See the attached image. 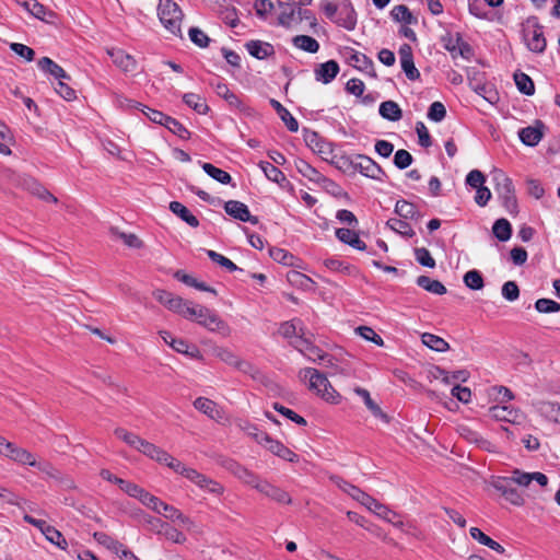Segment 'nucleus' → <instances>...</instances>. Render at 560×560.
Here are the masks:
<instances>
[{
    "label": "nucleus",
    "instance_id": "nucleus-13",
    "mask_svg": "<svg viewBox=\"0 0 560 560\" xmlns=\"http://www.w3.org/2000/svg\"><path fill=\"white\" fill-rule=\"evenodd\" d=\"M260 435L261 445L266 447L269 452H271L273 455L290 463H296L299 460V456L280 441L273 440L268 434Z\"/></svg>",
    "mask_w": 560,
    "mask_h": 560
},
{
    "label": "nucleus",
    "instance_id": "nucleus-52",
    "mask_svg": "<svg viewBox=\"0 0 560 560\" xmlns=\"http://www.w3.org/2000/svg\"><path fill=\"white\" fill-rule=\"evenodd\" d=\"M207 255L208 257L214 262V264H218L219 266L225 268L226 270H229L230 272H233V271H236V270H241L243 271L241 268H238L232 260H230L229 258H226L225 256L212 250V249H208L207 250Z\"/></svg>",
    "mask_w": 560,
    "mask_h": 560
},
{
    "label": "nucleus",
    "instance_id": "nucleus-57",
    "mask_svg": "<svg viewBox=\"0 0 560 560\" xmlns=\"http://www.w3.org/2000/svg\"><path fill=\"white\" fill-rule=\"evenodd\" d=\"M32 467H36L43 474L52 478L57 481H62V474L49 462H37L36 465H31Z\"/></svg>",
    "mask_w": 560,
    "mask_h": 560
},
{
    "label": "nucleus",
    "instance_id": "nucleus-62",
    "mask_svg": "<svg viewBox=\"0 0 560 560\" xmlns=\"http://www.w3.org/2000/svg\"><path fill=\"white\" fill-rule=\"evenodd\" d=\"M415 256H416L417 261L421 266L428 267V268L435 267V260L433 259V257L431 256L430 252L427 248H424V247L416 248Z\"/></svg>",
    "mask_w": 560,
    "mask_h": 560
},
{
    "label": "nucleus",
    "instance_id": "nucleus-39",
    "mask_svg": "<svg viewBox=\"0 0 560 560\" xmlns=\"http://www.w3.org/2000/svg\"><path fill=\"white\" fill-rule=\"evenodd\" d=\"M192 305V302L186 301L178 295H174L166 307L170 311L177 313L187 319Z\"/></svg>",
    "mask_w": 560,
    "mask_h": 560
},
{
    "label": "nucleus",
    "instance_id": "nucleus-6",
    "mask_svg": "<svg viewBox=\"0 0 560 560\" xmlns=\"http://www.w3.org/2000/svg\"><path fill=\"white\" fill-rule=\"evenodd\" d=\"M523 38L527 48L533 52H544L547 42L544 35V28L538 23L537 18H529L523 25Z\"/></svg>",
    "mask_w": 560,
    "mask_h": 560
},
{
    "label": "nucleus",
    "instance_id": "nucleus-50",
    "mask_svg": "<svg viewBox=\"0 0 560 560\" xmlns=\"http://www.w3.org/2000/svg\"><path fill=\"white\" fill-rule=\"evenodd\" d=\"M45 537L54 545L58 546L60 549L66 550L68 547V542L63 535L56 529L55 527L50 526L49 524L45 526V530L43 532Z\"/></svg>",
    "mask_w": 560,
    "mask_h": 560
},
{
    "label": "nucleus",
    "instance_id": "nucleus-10",
    "mask_svg": "<svg viewBox=\"0 0 560 560\" xmlns=\"http://www.w3.org/2000/svg\"><path fill=\"white\" fill-rule=\"evenodd\" d=\"M351 165L362 175L372 179L382 180V177L385 176V172L382 170V167L366 155H357L353 160H351Z\"/></svg>",
    "mask_w": 560,
    "mask_h": 560
},
{
    "label": "nucleus",
    "instance_id": "nucleus-47",
    "mask_svg": "<svg viewBox=\"0 0 560 560\" xmlns=\"http://www.w3.org/2000/svg\"><path fill=\"white\" fill-rule=\"evenodd\" d=\"M170 347H172L176 352L187 354L191 358H199L200 352L197 347L189 346L185 340L171 338Z\"/></svg>",
    "mask_w": 560,
    "mask_h": 560
},
{
    "label": "nucleus",
    "instance_id": "nucleus-21",
    "mask_svg": "<svg viewBox=\"0 0 560 560\" xmlns=\"http://www.w3.org/2000/svg\"><path fill=\"white\" fill-rule=\"evenodd\" d=\"M339 70L340 68L337 61L328 60L315 68V79L324 84H328L337 77Z\"/></svg>",
    "mask_w": 560,
    "mask_h": 560
},
{
    "label": "nucleus",
    "instance_id": "nucleus-19",
    "mask_svg": "<svg viewBox=\"0 0 560 560\" xmlns=\"http://www.w3.org/2000/svg\"><path fill=\"white\" fill-rule=\"evenodd\" d=\"M544 124L537 120L535 126H528L518 131L520 140L527 147H535L544 137Z\"/></svg>",
    "mask_w": 560,
    "mask_h": 560
},
{
    "label": "nucleus",
    "instance_id": "nucleus-12",
    "mask_svg": "<svg viewBox=\"0 0 560 560\" xmlns=\"http://www.w3.org/2000/svg\"><path fill=\"white\" fill-rule=\"evenodd\" d=\"M213 354L215 358L220 359L222 362L244 372V373H254L256 371L255 366L247 361L240 359L233 351L228 348L218 347L213 349Z\"/></svg>",
    "mask_w": 560,
    "mask_h": 560
},
{
    "label": "nucleus",
    "instance_id": "nucleus-55",
    "mask_svg": "<svg viewBox=\"0 0 560 560\" xmlns=\"http://www.w3.org/2000/svg\"><path fill=\"white\" fill-rule=\"evenodd\" d=\"M162 126L166 127L171 132L182 139H188L190 136L189 131L178 120L171 116L166 117Z\"/></svg>",
    "mask_w": 560,
    "mask_h": 560
},
{
    "label": "nucleus",
    "instance_id": "nucleus-37",
    "mask_svg": "<svg viewBox=\"0 0 560 560\" xmlns=\"http://www.w3.org/2000/svg\"><path fill=\"white\" fill-rule=\"evenodd\" d=\"M138 451L144 454L145 456L150 457L151 459L156 460L160 464H162V462L165 460V456L167 454L166 451L145 440H143V442L140 443V447L138 448Z\"/></svg>",
    "mask_w": 560,
    "mask_h": 560
},
{
    "label": "nucleus",
    "instance_id": "nucleus-54",
    "mask_svg": "<svg viewBox=\"0 0 560 560\" xmlns=\"http://www.w3.org/2000/svg\"><path fill=\"white\" fill-rule=\"evenodd\" d=\"M259 166L268 179L275 183H281L285 180L284 174L276 165L269 162H260Z\"/></svg>",
    "mask_w": 560,
    "mask_h": 560
},
{
    "label": "nucleus",
    "instance_id": "nucleus-27",
    "mask_svg": "<svg viewBox=\"0 0 560 560\" xmlns=\"http://www.w3.org/2000/svg\"><path fill=\"white\" fill-rule=\"evenodd\" d=\"M395 213L405 220L418 221L422 217L417 207L407 200H398L396 202Z\"/></svg>",
    "mask_w": 560,
    "mask_h": 560
},
{
    "label": "nucleus",
    "instance_id": "nucleus-63",
    "mask_svg": "<svg viewBox=\"0 0 560 560\" xmlns=\"http://www.w3.org/2000/svg\"><path fill=\"white\" fill-rule=\"evenodd\" d=\"M446 116L445 106L441 102H433L428 110V118L433 121H441Z\"/></svg>",
    "mask_w": 560,
    "mask_h": 560
},
{
    "label": "nucleus",
    "instance_id": "nucleus-7",
    "mask_svg": "<svg viewBox=\"0 0 560 560\" xmlns=\"http://www.w3.org/2000/svg\"><path fill=\"white\" fill-rule=\"evenodd\" d=\"M141 503L147 508L151 509L152 511H154L155 513L162 514L164 517L171 521H179L182 524L190 523L189 517L184 515L178 509L163 502L162 500L151 494L150 492H147Z\"/></svg>",
    "mask_w": 560,
    "mask_h": 560
},
{
    "label": "nucleus",
    "instance_id": "nucleus-8",
    "mask_svg": "<svg viewBox=\"0 0 560 560\" xmlns=\"http://www.w3.org/2000/svg\"><path fill=\"white\" fill-rule=\"evenodd\" d=\"M182 476L209 493L220 495L224 492V487L221 483L197 471L194 468L186 467Z\"/></svg>",
    "mask_w": 560,
    "mask_h": 560
},
{
    "label": "nucleus",
    "instance_id": "nucleus-64",
    "mask_svg": "<svg viewBox=\"0 0 560 560\" xmlns=\"http://www.w3.org/2000/svg\"><path fill=\"white\" fill-rule=\"evenodd\" d=\"M502 296L510 302L518 299L520 289L515 281H506L502 285Z\"/></svg>",
    "mask_w": 560,
    "mask_h": 560
},
{
    "label": "nucleus",
    "instance_id": "nucleus-16",
    "mask_svg": "<svg viewBox=\"0 0 560 560\" xmlns=\"http://www.w3.org/2000/svg\"><path fill=\"white\" fill-rule=\"evenodd\" d=\"M509 479L521 487H528L532 481H536L539 486L546 487L549 481L548 477L542 472H526L521 469H514Z\"/></svg>",
    "mask_w": 560,
    "mask_h": 560
},
{
    "label": "nucleus",
    "instance_id": "nucleus-9",
    "mask_svg": "<svg viewBox=\"0 0 560 560\" xmlns=\"http://www.w3.org/2000/svg\"><path fill=\"white\" fill-rule=\"evenodd\" d=\"M513 482L509 477H497L491 481V486L500 492L506 501L515 506H522L525 504L524 497L514 488Z\"/></svg>",
    "mask_w": 560,
    "mask_h": 560
},
{
    "label": "nucleus",
    "instance_id": "nucleus-15",
    "mask_svg": "<svg viewBox=\"0 0 560 560\" xmlns=\"http://www.w3.org/2000/svg\"><path fill=\"white\" fill-rule=\"evenodd\" d=\"M225 212L236 220L242 222H249L252 224L258 223V218L250 214L248 207L237 200H229L224 203Z\"/></svg>",
    "mask_w": 560,
    "mask_h": 560
},
{
    "label": "nucleus",
    "instance_id": "nucleus-45",
    "mask_svg": "<svg viewBox=\"0 0 560 560\" xmlns=\"http://www.w3.org/2000/svg\"><path fill=\"white\" fill-rule=\"evenodd\" d=\"M93 537L100 545L116 553L122 550V544L104 532H95Z\"/></svg>",
    "mask_w": 560,
    "mask_h": 560
},
{
    "label": "nucleus",
    "instance_id": "nucleus-28",
    "mask_svg": "<svg viewBox=\"0 0 560 560\" xmlns=\"http://www.w3.org/2000/svg\"><path fill=\"white\" fill-rule=\"evenodd\" d=\"M537 411L548 421L560 423V405L551 401H540L537 404Z\"/></svg>",
    "mask_w": 560,
    "mask_h": 560
},
{
    "label": "nucleus",
    "instance_id": "nucleus-33",
    "mask_svg": "<svg viewBox=\"0 0 560 560\" xmlns=\"http://www.w3.org/2000/svg\"><path fill=\"white\" fill-rule=\"evenodd\" d=\"M416 282L420 288L433 294L443 295L446 293V288L442 282L428 276H419Z\"/></svg>",
    "mask_w": 560,
    "mask_h": 560
},
{
    "label": "nucleus",
    "instance_id": "nucleus-49",
    "mask_svg": "<svg viewBox=\"0 0 560 560\" xmlns=\"http://www.w3.org/2000/svg\"><path fill=\"white\" fill-rule=\"evenodd\" d=\"M464 283L470 290H481L485 287V281L480 271L472 269L464 275Z\"/></svg>",
    "mask_w": 560,
    "mask_h": 560
},
{
    "label": "nucleus",
    "instance_id": "nucleus-20",
    "mask_svg": "<svg viewBox=\"0 0 560 560\" xmlns=\"http://www.w3.org/2000/svg\"><path fill=\"white\" fill-rule=\"evenodd\" d=\"M107 54L112 58L113 62L124 72H132L136 70V59L131 55L125 52L122 49L110 48L107 49Z\"/></svg>",
    "mask_w": 560,
    "mask_h": 560
},
{
    "label": "nucleus",
    "instance_id": "nucleus-26",
    "mask_svg": "<svg viewBox=\"0 0 560 560\" xmlns=\"http://www.w3.org/2000/svg\"><path fill=\"white\" fill-rule=\"evenodd\" d=\"M194 406L200 412L207 415L209 418L219 421L222 418L221 411L218 409V406L214 401L205 398L198 397L194 401Z\"/></svg>",
    "mask_w": 560,
    "mask_h": 560
},
{
    "label": "nucleus",
    "instance_id": "nucleus-48",
    "mask_svg": "<svg viewBox=\"0 0 560 560\" xmlns=\"http://www.w3.org/2000/svg\"><path fill=\"white\" fill-rule=\"evenodd\" d=\"M109 231L114 237L121 240L128 247L141 248L143 246L142 241L133 233L120 232L117 228H110Z\"/></svg>",
    "mask_w": 560,
    "mask_h": 560
},
{
    "label": "nucleus",
    "instance_id": "nucleus-5",
    "mask_svg": "<svg viewBox=\"0 0 560 560\" xmlns=\"http://www.w3.org/2000/svg\"><path fill=\"white\" fill-rule=\"evenodd\" d=\"M187 319L196 320L210 331H217L223 335L230 332L228 324L222 320L214 312L206 306L194 304Z\"/></svg>",
    "mask_w": 560,
    "mask_h": 560
},
{
    "label": "nucleus",
    "instance_id": "nucleus-30",
    "mask_svg": "<svg viewBox=\"0 0 560 560\" xmlns=\"http://www.w3.org/2000/svg\"><path fill=\"white\" fill-rule=\"evenodd\" d=\"M295 167L303 177L307 178L311 182L320 184L325 177L305 160L298 159L295 161Z\"/></svg>",
    "mask_w": 560,
    "mask_h": 560
},
{
    "label": "nucleus",
    "instance_id": "nucleus-22",
    "mask_svg": "<svg viewBox=\"0 0 560 560\" xmlns=\"http://www.w3.org/2000/svg\"><path fill=\"white\" fill-rule=\"evenodd\" d=\"M248 54L256 59L264 60L275 55V48L271 44L261 40H249L245 45Z\"/></svg>",
    "mask_w": 560,
    "mask_h": 560
},
{
    "label": "nucleus",
    "instance_id": "nucleus-17",
    "mask_svg": "<svg viewBox=\"0 0 560 560\" xmlns=\"http://www.w3.org/2000/svg\"><path fill=\"white\" fill-rule=\"evenodd\" d=\"M398 54L401 69L406 77L412 81L418 80L420 78V72L415 66L411 47L408 44H404L400 46Z\"/></svg>",
    "mask_w": 560,
    "mask_h": 560
},
{
    "label": "nucleus",
    "instance_id": "nucleus-61",
    "mask_svg": "<svg viewBox=\"0 0 560 560\" xmlns=\"http://www.w3.org/2000/svg\"><path fill=\"white\" fill-rule=\"evenodd\" d=\"M412 155L404 149L396 151L394 155V164L399 170L407 168L412 163Z\"/></svg>",
    "mask_w": 560,
    "mask_h": 560
},
{
    "label": "nucleus",
    "instance_id": "nucleus-4",
    "mask_svg": "<svg viewBox=\"0 0 560 560\" xmlns=\"http://www.w3.org/2000/svg\"><path fill=\"white\" fill-rule=\"evenodd\" d=\"M302 380H308V388L316 392L326 401L336 402L339 397L325 374L313 368H305L299 373Z\"/></svg>",
    "mask_w": 560,
    "mask_h": 560
},
{
    "label": "nucleus",
    "instance_id": "nucleus-3",
    "mask_svg": "<svg viewBox=\"0 0 560 560\" xmlns=\"http://www.w3.org/2000/svg\"><path fill=\"white\" fill-rule=\"evenodd\" d=\"M492 179L494 182V190L502 206L510 214H516L518 209L512 179L500 170L493 171Z\"/></svg>",
    "mask_w": 560,
    "mask_h": 560
},
{
    "label": "nucleus",
    "instance_id": "nucleus-38",
    "mask_svg": "<svg viewBox=\"0 0 560 560\" xmlns=\"http://www.w3.org/2000/svg\"><path fill=\"white\" fill-rule=\"evenodd\" d=\"M390 16L394 21L405 23L406 25L417 23V19L405 4L395 5L390 10Z\"/></svg>",
    "mask_w": 560,
    "mask_h": 560
},
{
    "label": "nucleus",
    "instance_id": "nucleus-11",
    "mask_svg": "<svg viewBox=\"0 0 560 560\" xmlns=\"http://www.w3.org/2000/svg\"><path fill=\"white\" fill-rule=\"evenodd\" d=\"M0 455L20 465H36V457L34 454L9 441L3 450H0Z\"/></svg>",
    "mask_w": 560,
    "mask_h": 560
},
{
    "label": "nucleus",
    "instance_id": "nucleus-32",
    "mask_svg": "<svg viewBox=\"0 0 560 560\" xmlns=\"http://www.w3.org/2000/svg\"><path fill=\"white\" fill-rule=\"evenodd\" d=\"M457 432H458L459 436H462L466 441H468L470 443H475L482 448H487L488 445L490 444L487 440H485L477 431L471 429L469 425L459 424L457 427Z\"/></svg>",
    "mask_w": 560,
    "mask_h": 560
},
{
    "label": "nucleus",
    "instance_id": "nucleus-1",
    "mask_svg": "<svg viewBox=\"0 0 560 560\" xmlns=\"http://www.w3.org/2000/svg\"><path fill=\"white\" fill-rule=\"evenodd\" d=\"M331 480L340 490L349 494L355 501L360 502L369 511H371L378 517L393 524L397 528L404 527V522L399 518V515L396 512L389 510L386 505L382 504L376 499L372 498L370 494L365 493L364 491L351 485L350 482L341 479L340 477H332Z\"/></svg>",
    "mask_w": 560,
    "mask_h": 560
},
{
    "label": "nucleus",
    "instance_id": "nucleus-25",
    "mask_svg": "<svg viewBox=\"0 0 560 560\" xmlns=\"http://www.w3.org/2000/svg\"><path fill=\"white\" fill-rule=\"evenodd\" d=\"M336 236L340 242L358 250H364L366 248L365 243L359 237V234L350 229H337Z\"/></svg>",
    "mask_w": 560,
    "mask_h": 560
},
{
    "label": "nucleus",
    "instance_id": "nucleus-34",
    "mask_svg": "<svg viewBox=\"0 0 560 560\" xmlns=\"http://www.w3.org/2000/svg\"><path fill=\"white\" fill-rule=\"evenodd\" d=\"M293 45L306 52L315 54L319 50V43L308 35H296L292 38Z\"/></svg>",
    "mask_w": 560,
    "mask_h": 560
},
{
    "label": "nucleus",
    "instance_id": "nucleus-36",
    "mask_svg": "<svg viewBox=\"0 0 560 560\" xmlns=\"http://www.w3.org/2000/svg\"><path fill=\"white\" fill-rule=\"evenodd\" d=\"M354 393L360 396L366 406V408L377 418L388 421L386 413L376 405L370 396L369 390L362 387H355Z\"/></svg>",
    "mask_w": 560,
    "mask_h": 560
},
{
    "label": "nucleus",
    "instance_id": "nucleus-35",
    "mask_svg": "<svg viewBox=\"0 0 560 560\" xmlns=\"http://www.w3.org/2000/svg\"><path fill=\"white\" fill-rule=\"evenodd\" d=\"M347 59L352 67L361 71L368 70L373 66V61L366 55L354 49H349Z\"/></svg>",
    "mask_w": 560,
    "mask_h": 560
},
{
    "label": "nucleus",
    "instance_id": "nucleus-41",
    "mask_svg": "<svg viewBox=\"0 0 560 560\" xmlns=\"http://www.w3.org/2000/svg\"><path fill=\"white\" fill-rule=\"evenodd\" d=\"M514 81L518 91L525 95H533L535 93V85L529 75L524 72L516 71L514 73Z\"/></svg>",
    "mask_w": 560,
    "mask_h": 560
},
{
    "label": "nucleus",
    "instance_id": "nucleus-24",
    "mask_svg": "<svg viewBox=\"0 0 560 560\" xmlns=\"http://www.w3.org/2000/svg\"><path fill=\"white\" fill-rule=\"evenodd\" d=\"M269 103L272 106V108L277 112V114L279 115L283 124L287 126V128L291 132H296L299 130V122L291 115V113L279 101L275 98H270Z\"/></svg>",
    "mask_w": 560,
    "mask_h": 560
},
{
    "label": "nucleus",
    "instance_id": "nucleus-2",
    "mask_svg": "<svg viewBox=\"0 0 560 560\" xmlns=\"http://www.w3.org/2000/svg\"><path fill=\"white\" fill-rule=\"evenodd\" d=\"M158 15L164 27L173 35L183 37V11L173 0H159Z\"/></svg>",
    "mask_w": 560,
    "mask_h": 560
},
{
    "label": "nucleus",
    "instance_id": "nucleus-53",
    "mask_svg": "<svg viewBox=\"0 0 560 560\" xmlns=\"http://www.w3.org/2000/svg\"><path fill=\"white\" fill-rule=\"evenodd\" d=\"M114 433L118 439L122 440L126 444L136 448L137 451L140 447V443L143 442V439H141L139 435L128 432L122 428L115 429Z\"/></svg>",
    "mask_w": 560,
    "mask_h": 560
},
{
    "label": "nucleus",
    "instance_id": "nucleus-14",
    "mask_svg": "<svg viewBox=\"0 0 560 560\" xmlns=\"http://www.w3.org/2000/svg\"><path fill=\"white\" fill-rule=\"evenodd\" d=\"M334 22L348 31L355 28L357 12L349 0H345L340 3L339 11Z\"/></svg>",
    "mask_w": 560,
    "mask_h": 560
},
{
    "label": "nucleus",
    "instance_id": "nucleus-59",
    "mask_svg": "<svg viewBox=\"0 0 560 560\" xmlns=\"http://www.w3.org/2000/svg\"><path fill=\"white\" fill-rule=\"evenodd\" d=\"M296 11L298 8H293L291 5L289 9L282 10L278 18L279 24L284 27H291L293 23H298Z\"/></svg>",
    "mask_w": 560,
    "mask_h": 560
},
{
    "label": "nucleus",
    "instance_id": "nucleus-40",
    "mask_svg": "<svg viewBox=\"0 0 560 560\" xmlns=\"http://www.w3.org/2000/svg\"><path fill=\"white\" fill-rule=\"evenodd\" d=\"M421 340L428 348L438 352H445L450 348V345L443 338L430 332L422 334Z\"/></svg>",
    "mask_w": 560,
    "mask_h": 560
},
{
    "label": "nucleus",
    "instance_id": "nucleus-42",
    "mask_svg": "<svg viewBox=\"0 0 560 560\" xmlns=\"http://www.w3.org/2000/svg\"><path fill=\"white\" fill-rule=\"evenodd\" d=\"M489 416L498 421L514 422L517 415L505 406H493L488 410Z\"/></svg>",
    "mask_w": 560,
    "mask_h": 560
},
{
    "label": "nucleus",
    "instance_id": "nucleus-58",
    "mask_svg": "<svg viewBox=\"0 0 560 560\" xmlns=\"http://www.w3.org/2000/svg\"><path fill=\"white\" fill-rule=\"evenodd\" d=\"M190 40L198 47L205 48L209 45L210 38L208 35L198 27H190L188 31Z\"/></svg>",
    "mask_w": 560,
    "mask_h": 560
},
{
    "label": "nucleus",
    "instance_id": "nucleus-56",
    "mask_svg": "<svg viewBox=\"0 0 560 560\" xmlns=\"http://www.w3.org/2000/svg\"><path fill=\"white\" fill-rule=\"evenodd\" d=\"M236 478L240 479L245 485L253 487L256 490H257V486L260 485L262 481V479L258 475H256L254 471L247 469L244 466L238 471Z\"/></svg>",
    "mask_w": 560,
    "mask_h": 560
},
{
    "label": "nucleus",
    "instance_id": "nucleus-51",
    "mask_svg": "<svg viewBox=\"0 0 560 560\" xmlns=\"http://www.w3.org/2000/svg\"><path fill=\"white\" fill-rule=\"evenodd\" d=\"M184 103L196 110L198 114H207L208 105L201 101L200 96L195 93H186L183 95Z\"/></svg>",
    "mask_w": 560,
    "mask_h": 560
},
{
    "label": "nucleus",
    "instance_id": "nucleus-44",
    "mask_svg": "<svg viewBox=\"0 0 560 560\" xmlns=\"http://www.w3.org/2000/svg\"><path fill=\"white\" fill-rule=\"evenodd\" d=\"M202 170L213 179H215L217 182L221 183V184H224V185H228L232 182V177L231 175L214 166L213 164L211 163H203L202 165Z\"/></svg>",
    "mask_w": 560,
    "mask_h": 560
},
{
    "label": "nucleus",
    "instance_id": "nucleus-23",
    "mask_svg": "<svg viewBox=\"0 0 560 560\" xmlns=\"http://www.w3.org/2000/svg\"><path fill=\"white\" fill-rule=\"evenodd\" d=\"M38 68L57 80H70V75L49 57H43L37 62Z\"/></svg>",
    "mask_w": 560,
    "mask_h": 560
},
{
    "label": "nucleus",
    "instance_id": "nucleus-43",
    "mask_svg": "<svg viewBox=\"0 0 560 560\" xmlns=\"http://www.w3.org/2000/svg\"><path fill=\"white\" fill-rule=\"evenodd\" d=\"M492 232L500 242H506L512 235L511 223L506 219H498L492 226Z\"/></svg>",
    "mask_w": 560,
    "mask_h": 560
},
{
    "label": "nucleus",
    "instance_id": "nucleus-29",
    "mask_svg": "<svg viewBox=\"0 0 560 560\" xmlns=\"http://www.w3.org/2000/svg\"><path fill=\"white\" fill-rule=\"evenodd\" d=\"M380 115L389 121H398L402 117V110L394 101H385L381 103L378 108Z\"/></svg>",
    "mask_w": 560,
    "mask_h": 560
},
{
    "label": "nucleus",
    "instance_id": "nucleus-46",
    "mask_svg": "<svg viewBox=\"0 0 560 560\" xmlns=\"http://www.w3.org/2000/svg\"><path fill=\"white\" fill-rule=\"evenodd\" d=\"M386 225L390 230H393L394 232H396L402 236L411 237L415 235L413 229L411 228V225L408 222L405 221V219L402 220V219L392 218L386 222Z\"/></svg>",
    "mask_w": 560,
    "mask_h": 560
},
{
    "label": "nucleus",
    "instance_id": "nucleus-18",
    "mask_svg": "<svg viewBox=\"0 0 560 560\" xmlns=\"http://www.w3.org/2000/svg\"><path fill=\"white\" fill-rule=\"evenodd\" d=\"M257 491L280 504H291L292 502V499L287 491L271 485L267 480H262L261 483L257 486Z\"/></svg>",
    "mask_w": 560,
    "mask_h": 560
},
{
    "label": "nucleus",
    "instance_id": "nucleus-60",
    "mask_svg": "<svg viewBox=\"0 0 560 560\" xmlns=\"http://www.w3.org/2000/svg\"><path fill=\"white\" fill-rule=\"evenodd\" d=\"M535 308L539 313H555L560 311V304L549 299H538L535 303Z\"/></svg>",
    "mask_w": 560,
    "mask_h": 560
},
{
    "label": "nucleus",
    "instance_id": "nucleus-31",
    "mask_svg": "<svg viewBox=\"0 0 560 560\" xmlns=\"http://www.w3.org/2000/svg\"><path fill=\"white\" fill-rule=\"evenodd\" d=\"M170 210L191 228L199 226V220L179 201H172Z\"/></svg>",
    "mask_w": 560,
    "mask_h": 560
}]
</instances>
